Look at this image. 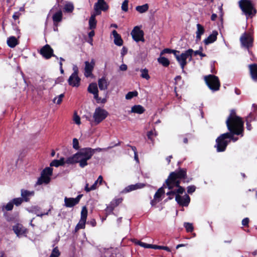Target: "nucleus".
Wrapping results in <instances>:
<instances>
[{"label":"nucleus","instance_id":"8","mask_svg":"<svg viewBox=\"0 0 257 257\" xmlns=\"http://www.w3.org/2000/svg\"><path fill=\"white\" fill-rule=\"evenodd\" d=\"M205 80L208 87L213 90L219 89L220 84L218 78L214 75L205 76Z\"/></svg>","mask_w":257,"mask_h":257},{"label":"nucleus","instance_id":"30","mask_svg":"<svg viewBox=\"0 0 257 257\" xmlns=\"http://www.w3.org/2000/svg\"><path fill=\"white\" fill-rule=\"evenodd\" d=\"M145 111L144 108L140 105H134L132 107L131 112L133 113H137L142 114Z\"/></svg>","mask_w":257,"mask_h":257},{"label":"nucleus","instance_id":"35","mask_svg":"<svg viewBox=\"0 0 257 257\" xmlns=\"http://www.w3.org/2000/svg\"><path fill=\"white\" fill-rule=\"evenodd\" d=\"M64 9L66 12L72 13L74 10V6L72 3H68L65 5Z\"/></svg>","mask_w":257,"mask_h":257},{"label":"nucleus","instance_id":"44","mask_svg":"<svg viewBox=\"0 0 257 257\" xmlns=\"http://www.w3.org/2000/svg\"><path fill=\"white\" fill-rule=\"evenodd\" d=\"M138 95V92L137 91L135 92H129L125 95V98L126 99H130L133 98L134 96H136Z\"/></svg>","mask_w":257,"mask_h":257},{"label":"nucleus","instance_id":"40","mask_svg":"<svg viewBox=\"0 0 257 257\" xmlns=\"http://www.w3.org/2000/svg\"><path fill=\"white\" fill-rule=\"evenodd\" d=\"M60 254V252L58 247H56L53 249L49 257H59Z\"/></svg>","mask_w":257,"mask_h":257},{"label":"nucleus","instance_id":"27","mask_svg":"<svg viewBox=\"0 0 257 257\" xmlns=\"http://www.w3.org/2000/svg\"><path fill=\"white\" fill-rule=\"evenodd\" d=\"M34 194L33 192H30L27 190H21V196L22 197V199L23 201L27 202L29 200V197L31 196H32Z\"/></svg>","mask_w":257,"mask_h":257},{"label":"nucleus","instance_id":"3","mask_svg":"<svg viewBox=\"0 0 257 257\" xmlns=\"http://www.w3.org/2000/svg\"><path fill=\"white\" fill-rule=\"evenodd\" d=\"M186 176V171L184 169H180L178 172H172L166 181L167 187L171 189L174 187H178V189L175 190L176 193L182 194L184 192V189L179 185L180 181L178 179L185 178Z\"/></svg>","mask_w":257,"mask_h":257},{"label":"nucleus","instance_id":"54","mask_svg":"<svg viewBox=\"0 0 257 257\" xmlns=\"http://www.w3.org/2000/svg\"><path fill=\"white\" fill-rule=\"evenodd\" d=\"M246 119H249V121H251L255 119L254 117L253 114L252 112H250L246 118Z\"/></svg>","mask_w":257,"mask_h":257},{"label":"nucleus","instance_id":"12","mask_svg":"<svg viewBox=\"0 0 257 257\" xmlns=\"http://www.w3.org/2000/svg\"><path fill=\"white\" fill-rule=\"evenodd\" d=\"M88 91L94 95V97L98 103H104L106 101L105 99H101L98 96V90L96 83H92L89 84L88 87Z\"/></svg>","mask_w":257,"mask_h":257},{"label":"nucleus","instance_id":"2","mask_svg":"<svg viewBox=\"0 0 257 257\" xmlns=\"http://www.w3.org/2000/svg\"><path fill=\"white\" fill-rule=\"evenodd\" d=\"M94 154V150L90 148L82 149L73 156L67 158V164L79 163V166L83 168L87 165V161L91 159Z\"/></svg>","mask_w":257,"mask_h":257},{"label":"nucleus","instance_id":"43","mask_svg":"<svg viewBox=\"0 0 257 257\" xmlns=\"http://www.w3.org/2000/svg\"><path fill=\"white\" fill-rule=\"evenodd\" d=\"M128 0H124L121 5V10L125 12H127L128 10Z\"/></svg>","mask_w":257,"mask_h":257},{"label":"nucleus","instance_id":"57","mask_svg":"<svg viewBox=\"0 0 257 257\" xmlns=\"http://www.w3.org/2000/svg\"><path fill=\"white\" fill-rule=\"evenodd\" d=\"M250 122L249 119H246V128L248 131H250L251 130V125L250 124Z\"/></svg>","mask_w":257,"mask_h":257},{"label":"nucleus","instance_id":"48","mask_svg":"<svg viewBox=\"0 0 257 257\" xmlns=\"http://www.w3.org/2000/svg\"><path fill=\"white\" fill-rule=\"evenodd\" d=\"M73 73H72V77L76 78L77 77V74H78V69L76 65H74L73 67Z\"/></svg>","mask_w":257,"mask_h":257},{"label":"nucleus","instance_id":"61","mask_svg":"<svg viewBox=\"0 0 257 257\" xmlns=\"http://www.w3.org/2000/svg\"><path fill=\"white\" fill-rule=\"evenodd\" d=\"M14 230L16 234H17L18 235L20 234V232L19 230L18 229V226L14 227Z\"/></svg>","mask_w":257,"mask_h":257},{"label":"nucleus","instance_id":"7","mask_svg":"<svg viewBox=\"0 0 257 257\" xmlns=\"http://www.w3.org/2000/svg\"><path fill=\"white\" fill-rule=\"evenodd\" d=\"M108 112L104 109L97 107L93 115L94 122L97 124L104 119L107 116Z\"/></svg>","mask_w":257,"mask_h":257},{"label":"nucleus","instance_id":"59","mask_svg":"<svg viewBox=\"0 0 257 257\" xmlns=\"http://www.w3.org/2000/svg\"><path fill=\"white\" fill-rule=\"evenodd\" d=\"M154 135L153 132L152 131H149L147 134V136L149 139L151 140L152 141H153L152 136Z\"/></svg>","mask_w":257,"mask_h":257},{"label":"nucleus","instance_id":"41","mask_svg":"<svg viewBox=\"0 0 257 257\" xmlns=\"http://www.w3.org/2000/svg\"><path fill=\"white\" fill-rule=\"evenodd\" d=\"M137 244H139V245H140L144 248H154V245L148 244V243L143 242L140 241H139L137 242Z\"/></svg>","mask_w":257,"mask_h":257},{"label":"nucleus","instance_id":"19","mask_svg":"<svg viewBox=\"0 0 257 257\" xmlns=\"http://www.w3.org/2000/svg\"><path fill=\"white\" fill-rule=\"evenodd\" d=\"M217 35L218 33L217 31H213L211 34H210L207 38L204 40L203 42L204 44L206 45H207L215 41L217 39Z\"/></svg>","mask_w":257,"mask_h":257},{"label":"nucleus","instance_id":"34","mask_svg":"<svg viewBox=\"0 0 257 257\" xmlns=\"http://www.w3.org/2000/svg\"><path fill=\"white\" fill-rule=\"evenodd\" d=\"M158 61L165 67L168 66L170 64V61L167 58L162 57L161 55L160 57L158 58Z\"/></svg>","mask_w":257,"mask_h":257},{"label":"nucleus","instance_id":"55","mask_svg":"<svg viewBox=\"0 0 257 257\" xmlns=\"http://www.w3.org/2000/svg\"><path fill=\"white\" fill-rule=\"evenodd\" d=\"M222 6L223 5H221V6L220 7V20L222 24L223 22V9H222Z\"/></svg>","mask_w":257,"mask_h":257},{"label":"nucleus","instance_id":"62","mask_svg":"<svg viewBox=\"0 0 257 257\" xmlns=\"http://www.w3.org/2000/svg\"><path fill=\"white\" fill-rule=\"evenodd\" d=\"M19 16L20 14L18 13H16L13 15V18L14 19L17 20L19 18Z\"/></svg>","mask_w":257,"mask_h":257},{"label":"nucleus","instance_id":"50","mask_svg":"<svg viewBox=\"0 0 257 257\" xmlns=\"http://www.w3.org/2000/svg\"><path fill=\"white\" fill-rule=\"evenodd\" d=\"M73 147L74 149L77 150L79 148V143L77 139L74 138L73 140Z\"/></svg>","mask_w":257,"mask_h":257},{"label":"nucleus","instance_id":"21","mask_svg":"<svg viewBox=\"0 0 257 257\" xmlns=\"http://www.w3.org/2000/svg\"><path fill=\"white\" fill-rule=\"evenodd\" d=\"M72 74L69 77L68 81L70 85L73 87H78L80 83V78L79 77L78 75L77 74V77L75 78L72 77Z\"/></svg>","mask_w":257,"mask_h":257},{"label":"nucleus","instance_id":"6","mask_svg":"<svg viewBox=\"0 0 257 257\" xmlns=\"http://www.w3.org/2000/svg\"><path fill=\"white\" fill-rule=\"evenodd\" d=\"M240 42L242 47L249 49L253 45V38L250 32H244L240 37Z\"/></svg>","mask_w":257,"mask_h":257},{"label":"nucleus","instance_id":"9","mask_svg":"<svg viewBox=\"0 0 257 257\" xmlns=\"http://www.w3.org/2000/svg\"><path fill=\"white\" fill-rule=\"evenodd\" d=\"M108 5L104 0H97L94 5V12L95 15H100L101 11H106L108 9Z\"/></svg>","mask_w":257,"mask_h":257},{"label":"nucleus","instance_id":"5","mask_svg":"<svg viewBox=\"0 0 257 257\" xmlns=\"http://www.w3.org/2000/svg\"><path fill=\"white\" fill-rule=\"evenodd\" d=\"M193 53V50L191 49H189L180 55H179V53L175 54V56L177 61L180 64L183 72H185L184 69L185 65L187 64L186 60L189 57L190 58V60H191Z\"/></svg>","mask_w":257,"mask_h":257},{"label":"nucleus","instance_id":"49","mask_svg":"<svg viewBox=\"0 0 257 257\" xmlns=\"http://www.w3.org/2000/svg\"><path fill=\"white\" fill-rule=\"evenodd\" d=\"M154 249H163L166 250L168 251H171L170 249L168 247L165 246H159V245H154Z\"/></svg>","mask_w":257,"mask_h":257},{"label":"nucleus","instance_id":"13","mask_svg":"<svg viewBox=\"0 0 257 257\" xmlns=\"http://www.w3.org/2000/svg\"><path fill=\"white\" fill-rule=\"evenodd\" d=\"M87 216V210L86 207L84 206L81 212V219L75 227V230L77 231L79 229L84 228Z\"/></svg>","mask_w":257,"mask_h":257},{"label":"nucleus","instance_id":"14","mask_svg":"<svg viewBox=\"0 0 257 257\" xmlns=\"http://www.w3.org/2000/svg\"><path fill=\"white\" fill-rule=\"evenodd\" d=\"M53 50L49 45H46L40 50L41 54L46 59H49L53 55Z\"/></svg>","mask_w":257,"mask_h":257},{"label":"nucleus","instance_id":"11","mask_svg":"<svg viewBox=\"0 0 257 257\" xmlns=\"http://www.w3.org/2000/svg\"><path fill=\"white\" fill-rule=\"evenodd\" d=\"M85 67H84V75L86 77H93V75L92 74V71L94 69L95 61L94 59H92L90 62L85 61L84 62Z\"/></svg>","mask_w":257,"mask_h":257},{"label":"nucleus","instance_id":"39","mask_svg":"<svg viewBox=\"0 0 257 257\" xmlns=\"http://www.w3.org/2000/svg\"><path fill=\"white\" fill-rule=\"evenodd\" d=\"M53 172L52 168L50 167H47L42 172V174L45 175H48L50 177V176L52 175Z\"/></svg>","mask_w":257,"mask_h":257},{"label":"nucleus","instance_id":"22","mask_svg":"<svg viewBox=\"0 0 257 257\" xmlns=\"http://www.w3.org/2000/svg\"><path fill=\"white\" fill-rule=\"evenodd\" d=\"M249 68L252 80L257 81V65L254 64L249 65Z\"/></svg>","mask_w":257,"mask_h":257},{"label":"nucleus","instance_id":"16","mask_svg":"<svg viewBox=\"0 0 257 257\" xmlns=\"http://www.w3.org/2000/svg\"><path fill=\"white\" fill-rule=\"evenodd\" d=\"M82 196V195H79L76 198L65 197L64 199L65 205L67 207H73L79 202Z\"/></svg>","mask_w":257,"mask_h":257},{"label":"nucleus","instance_id":"24","mask_svg":"<svg viewBox=\"0 0 257 257\" xmlns=\"http://www.w3.org/2000/svg\"><path fill=\"white\" fill-rule=\"evenodd\" d=\"M112 35L114 37V43L115 45L120 46L122 45L123 41L120 36L117 33L115 30L112 31Z\"/></svg>","mask_w":257,"mask_h":257},{"label":"nucleus","instance_id":"46","mask_svg":"<svg viewBox=\"0 0 257 257\" xmlns=\"http://www.w3.org/2000/svg\"><path fill=\"white\" fill-rule=\"evenodd\" d=\"M23 201V199L21 198H15L13 200V204H15L16 206L20 205Z\"/></svg>","mask_w":257,"mask_h":257},{"label":"nucleus","instance_id":"47","mask_svg":"<svg viewBox=\"0 0 257 257\" xmlns=\"http://www.w3.org/2000/svg\"><path fill=\"white\" fill-rule=\"evenodd\" d=\"M185 227L186 228V230L188 232H192L193 230V227L191 223H185Z\"/></svg>","mask_w":257,"mask_h":257},{"label":"nucleus","instance_id":"51","mask_svg":"<svg viewBox=\"0 0 257 257\" xmlns=\"http://www.w3.org/2000/svg\"><path fill=\"white\" fill-rule=\"evenodd\" d=\"M13 208V202L8 203L5 206L6 209L8 211L12 210Z\"/></svg>","mask_w":257,"mask_h":257},{"label":"nucleus","instance_id":"10","mask_svg":"<svg viewBox=\"0 0 257 257\" xmlns=\"http://www.w3.org/2000/svg\"><path fill=\"white\" fill-rule=\"evenodd\" d=\"M144 35V32L141 30V27L140 26H135L131 32V35L133 39L137 42L145 41Z\"/></svg>","mask_w":257,"mask_h":257},{"label":"nucleus","instance_id":"63","mask_svg":"<svg viewBox=\"0 0 257 257\" xmlns=\"http://www.w3.org/2000/svg\"><path fill=\"white\" fill-rule=\"evenodd\" d=\"M102 177L101 176H99L96 181H97V182L99 183V184L100 185L102 183Z\"/></svg>","mask_w":257,"mask_h":257},{"label":"nucleus","instance_id":"60","mask_svg":"<svg viewBox=\"0 0 257 257\" xmlns=\"http://www.w3.org/2000/svg\"><path fill=\"white\" fill-rule=\"evenodd\" d=\"M94 31L92 30L91 32L88 33V36L89 38L92 39V37L94 36Z\"/></svg>","mask_w":257,"mask_h":257},{"label":"nucleus","instance_id":"36","mask_svg":"<svg viewBox=\"0 0 257 257\" xmlns=\"http://www.w3.org/2000/svg\"><path fill=\"white\" fill-rule=\"evenodd\" d=\"M141 74V76L147 80H149L150 78V75L148 73V70L146 68L141 69L140 70Z\"/></svg>","mask_w":257,"mask_h":257},{"label":"nucleus","instance_id":"45","mask_svg":"<svg viewBox=\"0 0 257 257\" xmlns=\"http://www.w3.org/2000/svg\"><path fill=\"white\" fill-rule=\"evenodd\" d=\"M73 120L75 122V123H76L78 125H79L81 123L80 121V117L77 115L76 112H75L74 113L73 115Z\"/></svg>","mask_w":257,"mask_h":257},{"label":"nucleus","instance_id":"56","mask_svg":"<svg viewBox=\"0 0 257 257\" xmlns=\"http://www.w3.org/2000/svg\"><path fill=\"white\" fill-rule=\"evenodd\" d=\"M249 222V219L248 218H245L242 220V225L243 226H247Z\"/></svg>","mask_w":257,"mask_h":257},{"label":"nucleus","instance_id":"25","mask_svg":"<svg viewBox=\"0 0 257 257\" xmlns=\"http://www.w3.org/2000/svg\"><path fill=\"white\" fill-rule=\"evenodd\" d=\"M97 15L92 13L89 20V28L90 30H93L96 28L97 21L95 17Z\"/></svg>","mask_w":257,"mask_h":257},{"label":"nucleus","instance_id":"20","mask_svg":"<svg viewBox=\"0 0 257 257\" xmlns=\"http://www.w3.org/2000/svg\"><path fill=\"white\" fill-rule=\"evenodd\" d=\"M197 30L196 31V40L198 41L201 40V36L205 33L204 27L200 24L196 25Z\"/></svg>","mask_w":257,"mask_h":257},{"label":"nucleus","instance_id":"4","mask_svg":"<svg viewBox=\"0 0 257 257\" xmlns=\"http://www.w3.org/2000/svg\"><path fill=\"white\" fill-rule=\"evenodd\" d=\"M239 6L247 18L252 17L256 13L253 5L249 0H240Z\"/></svg>","mask_w":257,"mask_h":257},{"label":"nucleus","instance_id":"23","mask_svg":"<svg viewBox=\"0 0 257 257\" xmlns=\"http://www.w3.org/2000/svg\"><path fill=\"white\" fill-rule=\"evenodd\" d=\"M108 82L105 77L100 78L98 80V85L101 90H104L107 89Z\"/></svg>","mask_w":257,"mask_h":257},{"label":"nucleus","instance_id":"32","mask_svg":"<svg viewBox=\"0 0 257 257\" xmlns=\"http://www.w3.org/2000/svg\"><path fill=\"white\" fill-rule=\"evenodd\" d=\"M148 9L149 6L148 4H145L142 6H139L136 8V10L140 14H143L146 12Z\"/></svg>","mask_w":257,"mask_h":257},{"label":"nucleus","instance_id":"29","mask_svg":"<svg viewBox=\"0 0 257 257\" xmlns=\"http://www.w3.org/2000/svg\"><path fill=\"white\" fill-rule=\"evenodd\" d=\"M65 163H66V161H65L64 158H62L60 160H54L50 163V166H54L58 167L60 166H63Z\"/></svg>","mask_w":257,"mask_h":257},{"label":"nucleus","instance_id":"37","mask_svg":"<svg viewBox=\"0 0 257 257\" xmlns=\"http://www.w3.org/2000/svg\"><path fill=\"white\" fill-rule=\"evenodd\" d=\"M173 53L174 55H175V54L176 53H179V51H177V50H172V49H168V48H166V49H164L161 53H160V55L162 56L163 55V54H165V53Z\"/></svg>","mask_w":257,"mask_h":257},{"label":"nucleus","instance_id":"31","mask_svg":"<svg viewBox=\"0 0 257 257\" xmlns=\"http://www.w3.org/2000/svg\"><path fill=\"white\" fill-rule=\"evenodd\" d=\"M7 44L10 47L14 48L18 44V40L15 37H11L8 39Z\"/></svg>","mask_w":257,"mask_h":257},{"label":"nucleus","instance_id":"15","mask_svg":"<svg viewBox=\"0 0 257 257\" xmlns=\"http://www.w3.org/2000/svg\"><path fill=\"white\" fill-rule=\"evenodd\" d=\"M175 199L178 204L185 206H187L190 201L189 196L187 194L183 196H181L179 194L176 195Z\"/></svg>","mask_w":257,"mask_h":257},{"label":"nucleus","instance_id":"58","mask_svg":"<svg viewBox=\"0 0 257 257\" xmlns=\"http://www.w3.org/2000/svg\"><path fill=\"white\" fill-rule=\"evenodd\" d=\"M127 66L125 64H121L119 67V69L121 71H125L127 70Z\"/></svg>","mask_w":257,"mask_h":257},{"label":"nucleus","instance_id":"42","mask_svg":"<svg viewBox=\"0 0 257 257\" xmlns=\"http://www.w3.org/2000/svg\"><path fill=\"white\" fill-rule=\"evenodd\" d=\"M64 94H61L58 97H56L55 98H54L53 101L54 103H56L57 104H59L62 102V99L64 97Z\"/></svg>","mask_w":257,"mask_h":257},{"label":"nucleus","instance_id":"33","mask_svg":"<svg viewBox=\"0 0 257 257\" xmlns=\"http://www.w3.org/2000/svg\"><path fill=\"white\" fill-rule=\"evenodd\" d=\"M62 13L61 11L56 13L53 16V20L54 22L58 23L62 21Z\"/></svg>","mask_w":257,"mask_h":257},{"label":"nucleus","instance_id":"52","mask_svg":"<svg viewBox=\"0 0 257 257\" xmlns=\"http://www.w3.org/2000/svg\"><path fill=\"white\" fill-rule=\"evenodd\" d=\"M196 187L194 186H190L187 188V192L188 193H192L195 191Z\"/></svg>","mask_w":257,"mask_h":257},{"label":"nucleus","instance_id":"1","mask_svg":"<svg viewBox=\"0 0 257 257\" xmlns=\"http://www.w3.org/2000/svg\"><path fill=\"white\" fill-rule=\"evenodd\" d=\"M226 124L228 130V132L226 133V146L227 139H229V141L235 142L238 140L239 138L243 136L244 121L241 117L237 115L235 109H231L226 120Z\"/></svg>","mask_w":257,"mask_h":257},{"label":"nucleus","instance_id":"28","mask_svg":"<svg viewBox=\"0 0 257 257\" xmlns=\"http://www.w3.org/2000/svg\"><path fill=\"white\" fill-rule=\"evenodd\" d=\"M145 186V185L142 183H138L135 185H131L128 186H127L125 189V190L126 192H130L133 190H136L137 189L142 188Z\"/></svg>","mask_w":257,"mask_h":257},{"label":"nucleus","instance_id":"64","mask_svg":"<svg viewBox=\"0 0 257 257\" xmlns=\"http://www.w3.org/2000/svg\"><path fill=\"white\" fill-rule=\"evenodd\" d=\"M216 17H217V15L215 14H213L211 16V19L212 21H214L216 19Z\"/></svg>","mask_w":257,"mask_h":257},{"label":"nucleus","instance_id":"26","mask_svg":"<svg viewBox=\"0 0 257 257\" xmlns=\"http://www.w3.org/2000/svg\"><path fill=\"white\" fill-rule=\"evenodd\" d=\"M50 180V178L48 175L41 174V177L38 179L37 184L41 185L43 183L48 184Z\"/></svg>","mask_w":257,"mask_h":257},{"label":"nucleus","instance_id":"38","mask_svg":"<svg viewBox=\"0 0 257 257\" xmlns=\"http://www.w3.org/2000/svg\"><path fill=\"white\" fill-rule=\"evenodd\" d=\"M97 184H98L97 181H95L94 183L90 187H89L88 184H86L85 187V191L87 192H89L91 190H95L97 188Z\"/></svg>","mask_w":257,"mask_h":257},{"label":"nucleus","instance_id":"53","mask_svg":"<svg viewBox=\"0 0 257 257\" xmlns=\"http://www.w3.org/2000/svg\"><path fill=\"white\" fill-rule=\"evenodd\" d=\"M193 54H194V55H199L201 57H205V56H206V55L205 54L202 53L201 52V51H200V50H197V51H193Z\"/></svg>","mask_w":257,"mask_h":257},{"label":"nucleus","instance_id":"17","mask_svg":"<svg viewBox=\"0 0 257 257\" xmlns=\"http://www.w3.org/2000/svg\"><path fill=\"white\" fill-rule=\"evenodd\" d=\"M216 148L218 152L223 151L225 149V134H222L216 140Z\"/></svg>","mask_w":257,"mask_h":257},{"label":"nucleus","instance_id":"18","mask_svg":"<svg viewBox=\"0 0 257 257\" xmlns=\"http://www.w3.org/2000/svg\"><path fill=\"white\" fill-rule=\"evenodd\" d=\"M165 193L163 187L159 188L154 196V199L151 201V204L152 206L155 205L157 202L160 201V197L162 195Z\"/></svg>","mask_w":257,"mask_h":257}]
</instances>
